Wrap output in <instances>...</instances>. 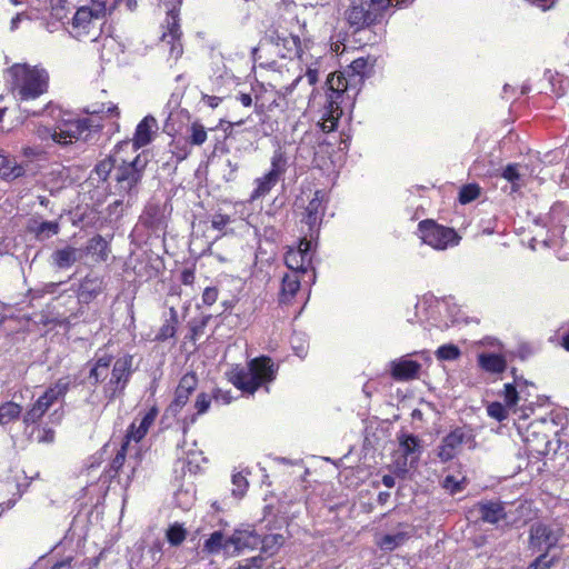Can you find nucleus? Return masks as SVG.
<instances>
[{
	"label": "nucleus",
	"instance_id": "1",
	"mask_svg": "<svg viewBox=\"0 0 569 569\" xmlns=\"http://www.w3.org/2000/svg\"><path fill=\"white\" fill-rule=\"evenodd\" d=\"M133 358L124 355L113 361L111 355L97 357L89 372L88 379L92 385L106 381L103 386L104 397L111 401L124 392L132 375Z\"/></svg>",
	"mask_w": 569,
	"mask_h": 569
},
{
	"label": "nucleus",
	"instance_id": "2",
	"mask_svg": "<svg viewBox=\"0 0 569 569\" xmlns=\"http://www.w3.org/2000/svg\"><path fill=\"white\" fill-rule=\"evenodd\" d=\"M7 73L12 92L21 101L37 99L48 90L49 76L43 68L16 63Z\"/></svg>",
	"mask_w": 569,
	"mask_h": 569
},
{
	"label": "nucleus",
	"instance_id": "3",
	"mask_svg": "<svg viewBox=\"0 0 569 569\" xmlns=\"http://www.w3.org/2000/svg\"><path fill=\"white\" fill-rule=\"evenodd\" d=\"M229 376L234 387L252 395L263 382L274 379L276 367L269 357H260L251 360L247 367H234Z\"/></svg>",
	"mask_w": 569,
	"mask_h": 569
},
{
	"label": "nucleus",
	"instance_id": "4",
	"mask_svg": "<svg viewBox=\"0 0 569 569\" xmlns=\"http://www.w3.org/2000/svg\"><path fill=\"white\" fill-rule=\"evenodd\" d=\"M345 19L355 31L380 22L390 8V0H349Z\"/></svg>",
	"mask_w": 569,
	"mask_h": 569
},
{
	"label": "nucleus",
	"instance_id": "5",
	"mask_svg": "<svg viewBox=\"0 0 569 569\" xmlns=\"http://www.w3.org/2000/svg\"><path fill=\"white\" fill-rule=\"evenodd\" d=\"M82 1L83 3L77 4L71 21V32L78 39L89 34L97 21L103 20L116 7L114 3H110V0Z\"/></svg>",
	"mask_w": 569,
	"mask_h": 569
},
{
	"label": "nucleus",
	"instance_id": "6",
	"mask_svg": "<svg viewBox=\"0 0 569 569\" xmlns=\"http://www.w3.org/2000/svg\"><path fill=\"white\" fill-rule=\"evenodd\" d=\"M147 167V159L140 154L132 161H122L114 171L116 190L119 194L133 198L138 193L139 183L142 180Z\"/></svg>",
	"mask_w": 569,
	"mask_h": 569
},
{
	"label": "nucleus",
	"instance_id": "7",
	"mask_svg": "<svg viewBox=\"0 0 569 569\" xmlns=\"http://www.w3.org/2000/svg\"><path fill=\"white\" fill-rule=\"evenodd\" d=\"M70 385L71 379L69 377L59 379L52 387L47 389L24 413L23 422L29 426L39 421L53 403L66 396Z\"/></svg>",
	"mask_w": 569,
	"mask_h": 569
},
{
	"label": "nucleus",
	"instance_id": "8",
	"mask_svg": "<svg viewBox=\"0 0 569 569\" xmlns=\"http://www.w3.org/2000/svg\"><path fill=\"white\" fill-rule=\"evenodd\" d=\"M463 445L469 449L476 448L473 431L468 427H457L442 438L437 448V457L441 462H448L457 457Z\"/></svg>",
	"mask_w": 569,
	"mask_h": 569
},
{
	"label": "nucleus",
	"instance_id": "9",
	"mask_svg": "<svg viewBox=\"0 0 569 569\" xmlns=\"http://www.w3.org/2000/svg\"><path fill=\"white\" fill-rule=\"evenodd\" d=\"M102 128L101 122L93 118H82L69 121L64 129H54L51 132V138L54 142L60 144H69L73 139L87 141L92 131H98Z\"/></svg>",
	"mask_w": 569,
	"mask_h": 569
},
{
	"label": "nucleus",
	"instance_id": "10",
	"mask_svg": "<svg viewBox=\"0 0 569 569\" xmlns=\"http://www.w3.org/2000/svg\"><path fill=\"white\" fill-rule=\"evenodd\" d=\"M421 240L437 250H445L449 246H456L459 242L457 232L432 220H423L419 223Z\"/></svg>",
	"mask_w": 569,
	"mask_h": 569
},
{
	"label": "nucleus",
	"instance_id": "11",
	"mask_svg": "<svg viewBox=\"0 0 569 569\" xmlns=\"http://www.w3.org/2000/svg\"><path fill=\"white\" fill-rule=\"evenodd\" d=\"M262 43L273 46L276 54L280 58L293 59L295 57H301V42L298 36L280 34L273 30L266 33Z\"/></svg>",
	"mask_w": 569,
	"mask_h": 569
},
{
	"label": "nucleus",
	"instance_id": "12",
	"mask_svg": "<svg viewBox=\"0 0 569 569\" xmlns=\"http://www.w3.org/2000/svg\"><path fill=\"white\" fill-rule=\"evenodd\" d=\"M286 158L281 153H274L271 159V169L263 177L254 180L256 188L250 196V200L254 201L264 197L279 181L281 174L286 171Z\"/></svg>",
	"mask_w": 569,
	"mask_h": 569
},
{
	"label": "nucleus",
	"instance_id": "13",
	"mask_svg": "<svg viewBox=\"0 0 569 569\" xmlns=\"http://www.w3.org/2000/svg\"><path fill=\"white\" fill-rule=\"evenodd\" d=\"M198 385V379L194 373H186L179 381V385L174 392V399L166 409V413L169 416H177L180 410L187 405L189 396L194 391Z\"/></svg>",
	"mask_w": 569,
	"mask_h": 569
},
{
	"label": "nucleus",
	"instance_id": "14",
	"mask_svg": "<svg viewBox=\"0 0 569 569\" xmlns=\"http://www.w3.org/2000/svg\"><path fill=\"white\" fill-rule=\"evenodd\" d=\"M561 535V529L555 530L547 525L537 523L531 526L530 543L535 548L549 550L558 543Z\"/></svg>",
	"mask_w": 569,
	"mask_h": 569
},
{
	"label": "nucleus",
	"instance_id": "15",
	"mask_svg": "<svg viewBox=\"0 0 569 569\" xmlns=\"http://www.w3.org/2000/svg\"><path fill=\"white\" fill-rule=\"evenodd\" d=\"M323 201L325 193L321 190H317L313 193V198L309 201L308 206L306 207V216L302 219V222H305L309 227L310 237H312L315 232H318L320 222L325 214Z\"/></svg>",
	"mask_w": 569,
	"mask_h": 569
},
{
	"label": "nucleus",
	"instance_id": "16",
	"mask_svg": "<svg viewBox=\"0 0 569 569\" xmlns=\"http://www.w3.org/2000/svg\"><path fill=\"white\" fill-rule=\"evenodd\" d=\"M27 231L38 241H46L60 232L58 221H46L39 216H33L28 220Z\"/></svg>",
	"mask_w": 569,
	"mask_h": 569
},
{
	"label": "nucleus",
	"instance_id": "17",
	"mask_svg": "<svg viewBox=\"0 0 569 569\" xmlns=\"http://www.w3.org/2000/svg\"><path fill=\"white\" fill-rule=\"evenodd\" d=\"M158 130L159 126L157 119L150 114L146 116L136 128L132 139L133 148L137 150L148 146Z\"/></svg>",
	"mask_w": 569,
	"mask_h": 569
},
{
	"label": "nucleus",
	"instance_id": "18",
	"mask_svg": "<svg viewBox=\"0 0 569 569\" xmlns=\"http://www.w3.org/2000/svg\"><path fill=\"white\" fill-rule=\"evenodd\" d=\"M261 543V537L254 531L236 530L227 538V546H230L231 552H240L244 549L253 550Z\"/></svg>",
	"mask_w": 569,
	"mask_h": 569
},
{
	"label": "nucleus",
	"instance_id": "19",
	"mask_svg": "<svg viewBox=\"0 0 569 569\" xmlns=\"http://www.w3.org/2000/svg\"><path fill=\"white\" fill-rule=\"evenodd\" d=\"M391 376L397 381H409L416 379L421 369L417 361L400 358L390 362Z\"/></svg>",
	"mask_w": 569,
	"mask_h": 569
},
{
	"label": "nucleus",
	"instance_id": "20",
	"mask_svg": "<svg viewBox=\"0 0 569 569\" xmlns=\"http://www.w3.org/2000/svg\"><path fill=\"white\" fill-rule=\"evenodd\" d=\"M340 98H336L335 94L330 93L327 99L326 111L322 116V122L320 123L323 132H331L337 128L338 120L342 114L340 108Z\"/></svg>",
	"mask_w": 569,
	"mask_h": 569
},
{
	"label": "nucleus",
	"instance_id": "21",
	"mask_svg": "<svg viewBox=\"0 0 569 569\" xmlns=\"http://www.w3.org/2000/svg\"><path fill=\"white\" fill-rule=\"evenodd\" d=\"M476 511L479 519L492 525L506 518L505 507L499 501L479 502Z\"/></svg>",
	"mask_w": 569,
	"mask_h": 569
},
{
	"label": "nucleus",
	"instance_id": "22",
	"mask_svg": "<svg viewBox=\"0 0 569 569\" xmlns=\"http://www.w3.org/2000/svg\"><path fill=\"white\" fill-rule=\"evenodd\" d=\"M168 27L169 32L163 33L162 41L171 43V54L178 58L182 53V47L180 43L176 44L174 42L179 40L181 32L178 23V14L173 10L168 14Z\"/></svg>",
	"mask_w": 569,
	"mask_h": 569
},
{
	"label": "nucleus",
	"instance_id": "23",
	"mask_svg": "<svg viewBox=\"0 0 569 569\" xmlns=\"http://www.w3.org/2000/svg\"><path fill=\"white\" fill-rule=\"evenodd\" d=\"M103 290V279L97 274H88L80 283L79 297L89 301L100 295Z\"/></svg>",
	"mask_w": 569,
	"mask_h": 569
},
{
	"label": "nucleus",
	"instance_id": "24",
	"mask_svg": "<svg viewBox=\"0 0 569 569\" xmlns=\"http://www.w3.org/2000/svg\"><path fill=\"white\" fill-rule=\"evenodd\" d=\"M86 251L96 256L97 262H106L110 253L109 242L102 236L97 234L88 241Z\"/></svg>",
	"mask_w": 569,
	"mask_h": 569
},
{
	"label": "nucleus",
	"instance_id": "25",
	"mask_svg": "<svg viewBox=\"0 0 569 569\" xmlns=\"http://www.w3.org/2000/svg\"><path fill=\"white\" fill-rule=\"evenodd\" d=\"M300 288V278L296 272L286 273L281 282L280 303H289Z\"/></svg>",
	"mask_w": 569,
	"mask_h": 569
},
{
	"label": "nucleus",
	"instance_id": "26",
	"mask_svg": "<svg viewBox=\"0 0 569 569\" xmlns=\"http://www.w3.org/2000/svg\"><path fill=\"white\" fill-rule=\"evenodd\" d=\"M478 363L481 369L490 373H501L507 368L505 358L496 353H480Z\"/></svg>",
	"mask_w": 569,
	"mask_h": 569
},
{
	"label": "nucleus",
	"instance_id": "27",
	"mask_svg": "<svg viewBox=\"0 0 569 569\" xmlns=\"http://www.w3.org/2000/svg\"><path fill=\"white\" fill-rule=\"evenodd\" d=\"M284 263L291 270V272H296L297 274L300 272L307 273L311 266V258H306V256H303V253L300 251L291 249L286 253Z\"/></svg>",
	"mask_w": 569,
	"mask_h": 569
},
{
	"label": "nucleus",
	"instance_id": "28",
	"mask_svg": "<svg viewBox=\"0 0 569 569\" xmlns=\"http://www.w3.org/2000/svg\"><path fill=\"white\" fill-rule=\"evenodd\" d=\"M78 252L73 247L58 249L51 254L52 263L58 269H68L79 259Z\"/></svg>",
	"mask_w": 569,
	"mask_h": 569
},
{
	"label": "nucleus",
	"instance_id": "29",
	"mask_svg": "<svg viewBox=\"0 0 569 569\" xmlns=\"http://www.w3.org/2000/svg\"><path fill=\"white\" fill-rule=\"evenodd\" d=\"M410 537V531L400 529L382 536L377 545L385 551H392L396 548L402 546Z\"/></svg>",
	"mask_w": 569,
	"mask_h": 569
},
{
	"label": "nucleus",
	"instance_id": "30",
	"mask_svg": "<svg viewBox=\"0 0 569 569\" xmlns=\"http://www.w3.org/2000/svg\"><path fill=\"white\" fill-rule=\"evenodd\" d=\"M177 325H178V312L173 307H171L169 309V318L166 319L164 323L159 329V332L156 336V340L166 341L169 338H172L176 335Z\"/></svg>",
	"mask_w": 569,
	"mask_h": 569
},
{
	"label": "nucleus",
	"instance_id": "31",
	"mask_svg": "<svg viewBox=\"0 0 569 569\" xmlns=\"http://www.w3.org/2000/svg\"><path fill=\"white\" fill-rule=\"evenodd\" d=\"M400 448L406 457L417 460L421 452L420 439L415 435H407L399 438Z\"/></svg>",
	"mask_w": 569,
	"mask_h": 569
},
{
	"label": "nucleus",
	"instance_id": "32",
	"mask_svg": "<svg viewBox=\"0 0 569 569\" xmlns=\"http://www.w3.org/2000/svg\"><path fill=\"white\" fill-rule=\"evenodd\" d=\"M24 174V168L16 161L0 154V176L4 179H16Z\"/></svg>",
	"mask_w": 569,
	"mask_h": 569
},
{
	"label": "nucleus",
	"instance_id": "33",
	"mask_svg": "<svg viewBox=\"0 0 569 569\" xmlns=\"http://www.w3.org/2000/svg\"><path fill=\"white\" fill-rule=\"evenodd\" d=\"M328 86L331 90V93L335 94L336 98H341L343 94H347V98L349 99L351 98L345 72L331 74V77L328 78Z\"/></svg>",
	"mask_w": 569,
	"mask_h": 569
},
{
	"label": "nucleus",
	"instance_id": "34",
	"mask_svg": "<svg viewBox=\"0 0 569 569\" xmlns=\"http://www.w3.org/2000/svg\"><path fill=\"white\" fill-rule=\"evenodd\" d=\"M22 413V407L13 401H7L0 406V426L16 421Z\"/></svg>",
	"mask_w": 569,
	"mask_h": 569
},
{
	"label": "nucleus",
	"instance_id": "35",
	"mask_svg": "<svg viewBox=\"0 0 569 569\" xmlns=\"http://www.w3.org/2000/svg\"><path fill=\"white\" fill-rule=\"evenodd\" d=\"M203 549L209 553H218L221 550H224L227 553L231 552L230 546H227V539H224L221 531L212 532L204 541Z\"/></svg>",
	"mask_w": 569,
	"mask_h": 569
},
{
	"label": "nucleus",
	"instance_id": "36",
	"mask_svg": "<svg viewBox=\"0 0 569 569\" xmlns=\"http://www.w3.org/2000/svg\"><path fill=\"white\" fill-rule=\"evenodd\" d=\"M84 113L92 116L91 118L98 120L102 119L103 116H119V109L116 104H109L106 107L104 103H93L83 109Z\"/></svg>",
	"mask_w": 569,
	"mask_h": 569
},
{
	"label": "nucleus",
	"instance_id": "37",
	"mask_svg": "<svg viewBox=\"0 0 569 569\" xmlns=\"http://www.w3.org/2000/svg\"><path fill=\"white\" fill-rule=\"evenodd\" d=\"M286 539L280 533H270L261 538V548L266 552L274 553L283 543Z\"/></svg>",
	"mask_w": 569,
	"mask_h": 569
},
{
	"label": "nucleus",
	"instance_id": "38",
	"mask_svg": "<svg viewBox=\"0 0 569 569\" xmlns=\"http://www.w3.org/2000/svg\"><path fill=\"white\" fill-rule=\"evenodd\" d=\"M52 14L58 19L67 17V12H70L77 7L71 0H49Z\"/></svg>",
	"mask_w": 569,
	"mask_h": 569
},
{
	"label": "nucleus",
	"instance_id": "39",
	"mask_svg": "<svg viewBox=\"0 0 569 569\" xmlns=\"http://www.w3.org/2000/svg\"><path fill=\"white\" fill-rule=\"evenodd\" d=\"M116 159L113 157H107L103 160L99 161L94 168V171L100 180L107 181L110 177L112 170L117 168Z\"/></svg>",
	"mask_w": 569,
	"mask_h": 569
},
{
	"label": "nucleus",
	"instance_id": "40",
	"mask_svg": "<svg viewBox=\"0 0 569 569\" xmlns=\"http://www.w3.org/2000/svg\"><path fill=\"white\" fill-rule=\"evenodd\" d=\"M130 450L131 449L128 447V442H123L120 450L117 452L116 457L110 463L109 472L111 477H116L118 475L119 470L122 468L126 461V456Z\"/></svg>",
	"mask_w": 569,
	"mask_h": 569
},
{
	"label": "nucleus",
	"instance_id": "41",
	"mask_svg": "<svg viewBox=\"0 0 569 569\" xmlns=\"http://www.w3.org/2000/svg\"><path fill=\"white\" fill-rule=\"evenodd\" d=\"M166 536L170 545L179 546L184 541L187 531L181 525L174 523L169 527Z\"/></svg>",
	"mask_w": 569,
	"mask_h": 569
},
{
	"label": "nucleus",
	"instance_id": "42",
	"mask_svg": "<svg viewBox=\"0 0 569 569\" xmlns=\"http://www.w3.org/2000/svg\"><path fill=\"white\" fill-rule=\"evenodd\" d=\"M148 431L143 430L139 425H138V419H134V421L129 426L128 428V431H127V435H126V441L124 442H128V447L130 449H134V447H131L130 446V442L131 441H134L136 443H138L141 439L144 438V436L147 435Z\"/></svg>",
	"mask_w": 569,
	"mask_h": 569
},
{
	"label": "nucleus",
	"instance_id": "43",
	"mask_svg": "<svg viewBox=\"0 0 569 569\" xmlns=\"http://www.w3.org/2000/svg\"><path fill=\"white\" fill-rule=\"evenodd\" d=\"M189 142L194 146H201L207 140V131L204 127L198 122H193L190 128Z\"/></svg>",
	"mask_w": 569,
	"mask_h": 569
},
{
	"label": "nucleus",
	"instance_id": "44",
	"mask_svg": "<svg viewBox=\"0 0 569 569\" xmlns=\"http://www.w3.org/2000/svg\"><path fill=\"white\" fill-rule=\"evenodd\" d=\"M480 194V187L475 183L466 184L459 192V201L461 203H469L476 200Z\"/></svg>",
	"mask_w": 569,
	"mask_h": 569
},
{
	"label": "nucleus",
	"instance_id": "45",
	"mask_svg": "<svg viewBox=\"0 0 569 569\" xmlns=\"http://www.w3.org/2000/svg\"><path fill=\"white\" fill-rule=\"evenodd\" d=\"M436 356L439 360H456L460 356V350L455 345H445L437 349Z\"/></svg>",
	"mask_w": 569,
	"mask_h": 569
},
{
	"label": "nucleus",
	"instance_id": "46",
	"mask_svg": "<svg viewBox=\"0 0 569 569\" xmlns=\"http://www.w3.org/2000/svg\"><path fill=\"white\" fill-rule=\"evenodd\" d=\"M506 180L512 183V191H517L519 189V184L517 183L520 179V174L518 172V164L510 163L508 164L501 174Z\"/></svg>",
	"mask_w": 569,
	"mask_h": 569
},
{
	"label": "nucleus",
	"instance_id": "47",
	"mask_svg": "<svg viewBox=\"0 0 569 569\" xmlns=\"http://www.w3.org/2000/svg\"><path fill=\"white\" fill-rule=\"evenodd\" d=\"M346 73V80L348 81V87L350 92H352L351 98H355L359 92V87L363 82V78L361 74L351 73L350 71H343Z\"/></svg>",
	"mask_w": 569,
	"mask_h": 569
},
{
	"label": "nucleus",
	"instance_id": "48",
	"mask_svg": "<svg viewBox=\"0 0 569 569\" xmlns=\"http://www.w3.org/2000/svg\"><path fill=\"white\" fill-rule=\"evenodd\" d=\"M488 416L498 420L502 421L507 418L508 412L503 405L500 402H492L487 407Z\"/></svg>",
	"mask_w": 569,
	"mask_h": 569
},
{
	"label": "nucleus",
	"instance_id": "49",
	"mask_svg": "<svg viewBox=\"0 0 569 569\" xmlns=\"http://www.w3.org/2000/svg\"><path fill=\"white\" fill-rule=\"evenodd\" d=\"M232 493L237 497H242L247 490L248 481L241 473H234L232 476Z\"/></svg>",
	"mask_w": 569,
	"mask_h": 569
},
{
	"label": "nucleus",
	"instance_id": "50",
	"mask_svg": "<svg viewBox=\"0 0 569 569\" xmlns=\"http://www.w3.org/2000/svg\"><path fill=\"white\" fill-rule=\"evenodd\" d=\"M213 399V395H208L206 392H201L197 396L194 408L197 409L198 415H202L208 411L210 408L211 400Z\"/></svg>",
	"mask_w": 569,
	"mask_h": 569
},
{
	"label": "nucleus",
	"instance_id": "51",
	"mask_svg": "<svg viewBox=\"0 0 569 569\" xmlns=\"http://www.w3.org/2000/svg\"><path fill=\"white\" fill-rule=\"evenodd\" d=\"M238 170L239 163L237 161H232L231 159H227L224 168L222 169L223 179L227 182L236 180Z\"/></svg>",
	"mask_w": 569,
	"mask_h": 569
},
{
	"label": "nucleus",
	"instance_id": "52",
	"mask_svg": "<svg viewBox=\"0 0 569 569\" xmlns=\"http://www.w3.org/2000/svg\"><path fill=\"white\" fill-rule=\"evenodd\" d=\"M505 401L508 407H513L518 402V391L516 387L512 383H506L505 385Z\"/></svg>",
	"mask_w": 569,
	"mask_h": 569
},
{
	"label": "nucleus",
	"instance_id": "53",
	"mask_svg": "<svg viewBox=\"0 0 569 569\" xmlns=\"http://www.w3.org/2000/svg\"><path fill=\"white\" fill-rule=\"evenodd\" d=\"M158 416V409L152 407L148 412L139 420L138 425L146 431L153 425L156 418Z\"/></svg>",
	"mask_w": 569,
	"mask_h": 569
},
{
	"label": "nucleus",
	"instance_id": "54",
	"mask_svg": "<svg viewBox=\"0 0 569 569\" xmlns=\"http://www.w3.org/2000/svg\"><path fill=\"white\" fill-rule=\"evenodd\" d=\"M230 223V217L223 213L212 216L211 226L213 229L221 231Z\"/></svg>",
	"mask_w": 569,
	"mask_h": 569
},
{
	"label": "nucleus",
	"instance_id": "55",
	"mask_svg": "<svg viewBox=\"0 0 569 569\" xmlns=\"http://www.w3.org/2000/svg\"><path fill=\"white\" fill-rule=\"evenodd\" d=\"M367 66H368L367 59L358 58L351 62V64L349 66V69L347 71H350L351 73L361 74L363 77Z\"/></svg>",
	"mask_w": 569,
	"mask_h": 569
},
{
	"label": "nucleus",
	"instance_id": "56",
	"mask_svg": "<svg viewBox=\"0 0 569 569\" xmlns=\"http://www.w3.org/2000/svg\"><path fill=\"white\" fill-rule=\"evenodd\" d=\"M552 560H547V553L540 555L527 569H549Z\"/></svg>",
	"mask_w": 569,
	"mask_h": 569
},
{
	"label": "nucleus",
	"instance_id": "57",
	"mask_svg": "<svg viewBox=\"0 0 569 569\" xmlns=\"http://www.w3.org/2000/svg\"><path fill=\"white\" fill-rule=\"evenodd\" d=\"M218 299V290L214 287H208L202 293V301L204 305L211 306Z\"/></svg>",
	"mask_w": 569,
	"mask_h": 569
},
{
	"label": "nucleus",
	"instance_id": "58",
	"mask_svg": "<svg viewBox=\"0 0 569 569\" xmlns=\"http://www.w3.org/2000/svg\"><path fill=\"white\" fill-rule=\"evenodd\" d=\"M213 399L216 402L228 405L232 400V396L230 395V391H223L221 389H217L213 393Z\"/></svg>",
	"mask_w": 569,
	"mask_h": 569
},
{
	"label": "nucleus",
	"instance_id": "59",
	"mask_svg": "<svg viewBox=\"0 0 569 569\" xmlns=\"http://www.w3.org/2000/svg\"><path fill=\"white\" fill-rule=\"evenodd\" d=\"M446 489L451 490V492H458L462 490V486L460 482L456 481L452 476H447L443 483Z\"/></svg>",
	"mask_w": 569,
	"mask_h": 569
},
{
	"label": "nucleus",
	"instance_id": "60",
	"mask_svg": "<svg viewBox=\"0 0 569 569\" xmlns=\"http://www.w3.org/2000/svg\"><path fill=\"white\" fill-rule=\"evenodd\" d=\"M54 440V431L52 429H42L38 435L39 442L51 443Z\"/></svg>",
	"mask_w": 569,
	"mask_h": 569
},
{
	"label": "nucleus",
	"instance_id": "61",
	"mask_svg": "<svg viewBox=\"0 0 569 569\" xmlns=\"http://www.w3.org/2000/svg\"><path fill=\"white\" fill-rule=\"evenodd\" d=\"M310 249H311V241H309L307 239H302L299 243L298 249H296V250L303 253V256H306V258H311Z\"/></svg>",
	"mask_w": 569,
	"mask_h": 569
},
{
	"label": "nucleus",
	"instance_id": "62",
	"mask_svg": "<svg viewBox=\"0 0 569 569\" xmlns=\"http://www.w3.org/2000/svg\"><path fill=\"white\" fill-rule=\"evenodd\" d=\"M194 281V272L193 270L191 269H184L182 272H181V282L183 284H192Z\"/></svg>",
	"mask_w": 569,
	"mask_h": 569
},
{
	"label": "nucleus",
	"instance_id": "63",
	"mask_svg": "<svg viewBox=\"0 0 569 569\" xmlns=\"http://www.w3.org/2000/svg\"><path fill=\"white\" fill-rule=\"evenodd\" d=\"M221 100L222 99L220 97H216V96H209V94L202 96V101H204L212 109L217 108L220 104Z\"/></svg>",
	"mask_w": 569,
	"mask_h": 569
},
{
	"label": "nucleus",
	"instance_id": "64",
	"mask_svg": "<svg viewBox=\"0 0 569 569\" xmlns=\"http://www.w3.org/2000/svg\"><path fill=\"white\" fill-rule=\"evenodd\" d=\"M305 77L310 86H313L318 81V71L316 69L308 68Z\"/></svg>",
	"mask_w": 569,
	"mask_h": 569
}]
</instances>
